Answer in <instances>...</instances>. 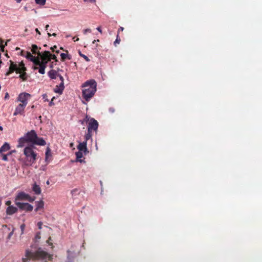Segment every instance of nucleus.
Listing matches in <instances>:
<instances>
[{
  "instance_id": "nucleus-1",
  "label": "nucleus",
  "mask_w": 262,
  "mask_h": 262,
  "mask_svg": "<svg viewBox=\"0 0 262 262\" xmlns=\"http://www.w3.org/2000/svg\"><path fill=\"white\" fill-rule=\"evenodd\" d=\"M52 256L49 254L47 252L42 250L40 248L33 253L29 250L26 251L25 257L23 258V262H29L28 260H39L42 262H47L48 260H51Z\"/></svg>"
},
{
  "instance_id": "nucleus-2",
  "label": "nucleus",
  "mask_w": 262,
  "mask_h": 262,
  "mask_svg": "<svg viewBox=\"0 0 262 262\" xmlns=\"http://www.w3.org/2000/svg\"><path fill=\"white\" fill-rule=\"evenodd\" d=\"M38 57L35 66L33 67L34 70H38V72L41 74L45 73V69L48 61H51L50 52L48 51H44L42 53L40 52L37 53Z\"/></svg>"
},
{
  "instance_id": "nucleus-3",
  "label": "nucleus",
  "mask_w": 262,
  "mask_h": 262,
  "mask_svg": "<svg viewBox=\"0 0 262 262\" xmlns=\"http://www.w3.org/2000/svg\"><path fill=\"white\" fill-rule=\"evenodd\" d=\"M82 95L87 102L94 96L96 92L97 83L95 80L91 79L85 82L82 85Z\"/></svg>"
},
{
  "instance_id": "nucleus-4",
  "label": "nucleus",
  "mask_w": 262,
  "mask_h": 262,
  "mask_svg": "<svg viewBox=\"0 0 262 262\" xmlns=\"http://www.w3.org/2000/svg\"><path fill=\"white\" fill-rule=\"evenodd\" d=\"M28 143H31L32 145H38L40 146L45 145L46 144V141L42 138H38L35 131L31 130L27 132L25 135Z\"/></svg>"
},
{
  "instance_id": "nucleus-5",
  "label": "nucleus",
  "mask_w": 262,
  "mask_h": 262,
  "mask_svg": "<svg viewBox=\"0 0 262 262\" xmlns=\"http://www.w3.org/2000/svg\"><path fill=\"white\" fill-rule=\"evenodd\" d=\"M24 154L30 165L35 162L36 154L33 151L32 146L26 147L24 149Z\"/></svg>"
},
{
  "instance_id": "nucleus-6",
  "label": "nucleus",
  "mask_w": 262,
  "mask_h": 262,
  "mask_svg": "<svg viewBox=\"0 0 262 262\" xmlns=\"http://www.w3.org/2000/svg\"><path fill=\"white\" fill-rule=\"evenodd\" d=\"M98 127V123L97 120L94 118H91L89 122L88 130L89 132H92V130L96 131Z\"/></svg>"
},
{
  "instance_id": "nucleus-7",
  "label": "nucleus",
  "mask_w": 262,
  "mask_h": 262,
  "mask_svg": "<svg viewBox=\"0 0 262 262\" xmlns=\"http://www.w3.org/2000/svg\"><path fill=\"white\" fill-rule=\"evenodd\" d=\"M15 204L19 209L27 211H31L33 208V206L28 203L16 202Z\"/></svg>"
},
{
  "instance_id": "nucleus-8",
  "label": "nucleus",
  "mask_w": 262,
  "mask_h": 262,
  "mask_svg": "<svg viewBox=\"0 0 262 262\" xmlns=\"http://www.w3.org/2000/svg\"><path fill=\"white\" fill-rule=\"evenodd\" d=\"M31 95L27 93H23L19 95L17 100L21 102V104L27 105L28 103V100Z\"/></svg>"
},
{
  "instance_id": "nucleus-9",
  "label": "nucleus",
  "mask_w": 262,
  "mask_h": 262,
  "mask_svg": "<svg viewBox=\"0 0 262 262\" xmlns=\"http://www.w3.org/2000/svg\"><path fill=\"white\" fill-rule=\"evenodd\" d=\"M11 64L10 66L9 71L6 73V76H8L10 74L15 71L17 73L20 72V70L18 69V65L14 63L12 61H10Z\"/></svg>"
},
{
  "instance_id": "nucleus-10",
  "label": "nucleus",
  "mask_w": 262,
  "mask_h": 262,
  "mask_svg": "<svg viewBox=\"0 0 262 262\" xmlns=\"http://www.w3.org/2000/svg\"><path fill=\"white\" fill-rule=\"evenodd\" d=\"M87 143L86 141H83V142H80L77 146V149L78 151H80L81 152H83L85 155H86L89 151L88 150V148L86 147Z\"/></svg>"
},
{
  "instance_id": "nucleus-11",
  "label": "nucleus",
  "mask_w": 262,
  "mask_h": 262,
  "mask_svg": "<svg viewBox=\"0 0 262 262\" xmlns=\"http://www.w3.org/2000/svg\"><path fill=\"white\" fill-rule=\"evenodd\" d=\"M26 105L19 104L15 108V112L13 114L14 116H16L18 114H23L24 112V109Z\"/></svg>"
},
{
  "instance_id": "nucleus-12",
  "label": "nucleus",
  "mask_w": 262,
  "mask_h": 262,
  "mask_svg": "<svg viewBox=\"0 0 262 262\" xmlns=\"http://www.w3.org/2000/svg\"><path fill=\"white\" fill-rule=\"evenodd\" d=\"M25 53V57L33 62V64L35 66L38 57L33 56L30 52L28 51L26 52Z\"/></svg>"
},
{
  "instance_id": "nucleus-13",
  "label": "nucleus",
  "mask_w": 262,
  "mask_h": 262,
  "mask_svg": "<svg viewBox=\"0 0 262 262\" xmlns=\"http://www.w3.org/2000/svg\"><path fill=\"white\" fill-rule=\"evenodd\" d=\"M29 196V194L25 193L24 192H19L16 197V200H27V197Z\"/></svg>"
},
{
  "instance_id": "nucleus-14",
  "label": "nucleus",
  "mask_w": 262,
  "mask_h": 262,
  "mask_svg": "<svg viewBox=\"0 0 262 262\" xmlns=\"http://www.w3.org/2000/svg\"><path fill=\"white\" fill-rule=\"evenodd\" d=\"M17 211V208L13 206H10L6 209V213L8 215H12Z\"/></svg>"
},
{
  "instance_id": "nucleus-15",
  "label": "nucleus",
  "mask_w": 262,
  "mask_h": 262,
  "mask_svg": "<svg viewBox=\"0 0 262 262\" xmlns=\"http://www.w3.org/2000/svg\"><path fill=\"white\" fill-rule=\"evenodd\" d=\"M32 190L36 194H40L41 193V188L38 185L35 183L32 186Z\"/></svg>"
},
{
  "instance_id": "nucleus-16",
  "label": "nucleus",
  "mask_w": 262,
  "mask_h": 262,
  "mask_svg": "<svg viewBox=\"0 0 262 262\" xmlns=\"http://www.w3.org/2000/svg\"><path fill=\"white\" fill-rule=\"evenodd\" d=\"M59 85L60 86V89L55 88L54 92L61 95L62 94L63 91L64 89V82H61Z\"/></svg>"
},
{
  "instance_id": "nucleus-17",
  "label": "nucleus",
  "mask_w": 262,
  "mask_h": 262,
  "mask_svg": "<svg viewBox=\"0 0 262 262\" xmlns=\"http://www.w3.org/2000/svg\"><path fill=\"white\" fill-rule=\"evenodd\" d=\"M10 146L9 143L5 142L0 148V154H3V152H5L9 150Z\"/></svg>"
},
{
  "instance_id": "nucleus-18",
  "label": "nucleus",
  "mask_w": 262,
  "mask_h": 262,
  "mask_svg": "<svg viewBox=\"0 0 262 262\" xmlns=\"http://www.w3.org/2000/svg\"><path fill=\"white\" fill-rule=\"evenodd\" d=\"M49 77L51 79H55L56 78V77L58 76V74H57V72L54 70H50L48 73Z\"/></svg>"
},
{
  "instance_id": "nucleus-19",
  "label": "nucleus",
  "mask_w": 262,
  "mask_h": 262,
  "mask_svg": "<svg viewBox=\"0 0 262 262\" xmlns=\"http://www.w3.org/2000/svg\"><path fill=\"white\" fill-rule=\"evenodd\" d=\"M18 142L17 147H23L25 146L26 143H28L24 136L20 138Z\"/></svg>"
},
{
  "instance_id": "nucleus-20",
  "label": "nucleus",
  "mask_w": 262,
  "mask_h": 262,
  "mask_svg": "<svg viewBox=\"0 0 262 262\" xmlns=\"http://www.w3.org/2000/svg\"><path fill=\"white\" fill-rule=\"evenodd\" d=\"M75 155L76 157V161L79 162L80 163L84 162L83 160L80 159L83 156L82 152L80 151H77L76 152Z\"/></svg>"
},
{
  "instance_id": "nucleus-21",
  "label": "nucleus",
  "mask_w": 262,
  "mask_h": 262,
  "mask_svg": "<svg viewBox=\"0 0 262 262\" xmlns=\"http://www.w3.org/2000/svg\"><path fill=\"white\" fill-rule=\"evenodd\" d=\"M18 69L20 70V73L26 70V69L25 67V64L23 63V62H21L19 63V64L18 65Z\"/></svg>"
},
{
  "instance_id": "nucleus-22",
  "label": "nucleus",
  "mask_w": 262,
  "mask_h": 262,
  "mask_svg": "<svg viewBox=\"0 0 262 262\" xmlns=\"http://www.w3.org/2000/svg\"><path fill=\"white\" fill-rule=\"evenodd\" d=\"M60 56L62 61H64L67 58L68 59H71V56L63 53H61Z\"/></svg>"
},
{
  "instance_id": "nucleus-23",
  "label": "nucleus",
  "mask_w": 262,
  "mask_h": 262,
  "mask_svg": "<svg viewBox=\"0 0 262 262\" xmlns=\"http://www.w3.org/2000/svg\"><path fill=\"white\" fill-rule=\"evenodd\" d=\"M36 206L39 209L42 208L44 206V203L42 201H39L36 202Z\"/></svg>"
},
{
  "instance_id": "nucleus-24",
  "label": "nucleus",
  "mask_w": 262,
  "mask_h": 262,
  "mask_svg": "<svg viewBox=\"0 0 262 262\" xmlns=\"http://www.w3.org/2000/svg\"><path fill=\"white\" fill-rule=\"evenodd\" d=\"M35 3L37 5L43 6L45 5L46 0H35Z\"/></svg>"
},
{
  "instance_id": "nucleus-25",
  "label": "nucleus",
  "mask_w": 262,
  "mask_h": 262,
  "mask_svg": "<svg viewBox=\"0 0 262 262\" xmlns=\"http://www.w3.org/2000/svg\"><path fill=\"white\" fill-rule=\"evenodd\" d=\"M38 49L37 46L36 45H33L32 46V50L31 51L33 52V54H37V53L39 52H37V50Z\"/></svg>"
},
{
  "instance_id": "nucleus-26",
  "label": "nucleus",
  "mask_w": 262,
  "mask_h": 262,
  "mask_svg": "<svg viewBox=\"0 0 262 262\" xmlns=\"http://www.w3.org/2000/svg\"><path fill=\"white\" fill-rule=\"evenodd\" d=\"M92 132H89L88 131L87 133L85 135V141L87 143V141L89 140L92 137Z\"/></svg>"
},
{
  "instance_id": "nucleus-27",
  "label": "nucleus",
  "mask_w": 262,
  "mask_h": 262,
  "mask_svg": "<svg viewBox=\"0 0 262 262\" xmlns=\"http://www.w3.org/2000/svg\"><path fill=\"white\" fill-rule=\"evenodd\" d=\"M2 157V159L4 160V161H8V155H10L11 154V152H9L8 155H5V154H0Z\"/></svg>"
},
{
  "instance_id": "nucleus-28",
  "label": "nucleus",
  "mask_w": 262,
  "mask_h": 262,
  "mask_svg": "<svg viewBox=\"0 0 262 262\" xmlns=\"http://www.w3.org/2000/svg\"><path fill=\"white\" fill-rule=\"evenodd\" d=\"M49 156H51V150L48 147L46 151V161L47 160Z\"/></svg>"
},
{
  "instance_id": "nucleus-29",
  "label": "nucleus",
  "mask_w": 262,
  "mask_h": 262,
  "mask_svg": "<svg viewBox=\"0 0 262 262\" xmlns=\"http://www.w3.org/2000/svg\"><path fill=\"white\" fill-rule=\"evenodd\" d=\"M79 55L81 56V57H82L86 61H90V59L88 58V57H87L86 55H84V54H82L81 52H79Z\"/></svg>"
},
{
  "instance_id": "nucleus-30",
  "label": "nucleus",
  "mask_w": 262,
  "mask_h": 262,
  "mask_svg": "<svg viewBox=\"0 0 262 262\" xmlns=\"http://www.w3.org/2000/svg\"><path fill=\"white\" fill-rule=\"evenodd\" d=\"M35 197H31L29 195V196L27 197V200L29 201L30 202H32L35 200Z\"/></svg>"
},
{
  "instance_id": "nucleus-31",
  "label": "nucleus",
  "mask_w": 262,
  "mask_h": 262,
  "mask_svg": "<svg viewBox=\"0 0 262 262\" xmlns=\"http://www.w3.org/2000/svg\"><path fill=\"white\" fill-rule=\"evenodd\" d=\"M120 41H121L120 39L119 38L118 34L117 36V38L116 39L115 41L114 42V45L116 46L117 43L119 44L120 43Z\"/></svg>"
},
{
  "instance_id": "nucleus-32",
  "label": "nucleus",
  "mask_w": 262,
  "mask_h": 262,
  "mask_svg": "<svg viewBox=\"0 0 262 262\" xmlns=\"http://www.w3.org/2000/svg\"><path fill=\"white\" fill-rule=\"evenodd\" d=\"M20 229H21V234H23L24 233V231L25 228V225L24 224H23L20 225Z\"/></svg>"
},
{
  "instance_id": "nucleus-33",
  "label": "nucleus",
  "mask_w": 262,
  "mask_h": 262,
  "mask_svg": "<svg viewBox=\"0 0 262 262\" xmlns=\"http://www.w3.org/2000/svg\"><path fill=\"white\" fill-rule=\"evenodd\" d=\"M42 98L44 99L45 101H48L49 100L48 99V96L46 94H44L42 95Z\"/></svg>"
},
{
  "instance_id": "nucleus-34",
  "label": "nucleus",
  "mask_w": 262,
  "mask_h": 262,
  "mask_svg": "<svg viewBox=\"0 0 262 262\" xmlns=\"http://www.w3.org/2000/svg\"><path fill=\"white\" fill-rule=\"evenodd\" d=\"M14 228L13 229L12 231L8 234V239H10L14 232Z\"/></svg>"
},
{
  "instance_id": "nucleus-35",
  "label": "nucleus",
  "mask_w": 262,
  "mask_h": 262,
  "mask_svg": "<svg viewBox=\"0 0 262 262\" xmlns=\"http://www.w3.org/2000/svg\"><path fill=\"white\" fill-rule=\"evenodd\" d=\"M91 32V30L90 29H86L83 30V33L84 34H86L87 33H90Z\"/></svg>"
},
{
  "instance_id": "nucleus-36",
  "label": "nucleus",
  "mask_w": 262,
  "mask_h": 262,
  "mask_svg": "<svg viewBox=\"0 0 262 262\" xmlns=\"http://www.w3.org/2000/svg\"><path fill=\"white\" fill-rule=\"evenodd\" d=\"M90 119L91 118L88 115H86L83 120L87 123L89 121H90Z\"/></svg>"
},
{
  "instance_id": "nucleus-37",
  "label": "nucleus",
  "mask_w": 262,
  "mask_h": 262,
  "mask_svg": "<svg viewBox=\"0 0 262 262\" xmlns=\"http://www.w3.org/2000/svg\"><path fill=\"white\" fill-rule=\"evenodd\" d=\"M50 55H51V59H55L56 61H57V59H56V56H55V55L51 54L50 53Z\"/></svg>"
},
{
  "instance_id": "nucleus-38",
  "label": "nucleus",
  "mask_w": 262,
  "mask_h": 262,
  "mask_svg": "<svg viewBox=\"0 0 262 262\" xmlns=\"http://www.w3.org/2000/svg\"><path fill=\"white\" fill-rule=\"evenodd\" d=\"M84 2L86 3H95L96 0H83Z\"/></svg>"
},
{
  "instance_id": "nucleus-39",
  "label": "nucleus",
  "mask_w": 262,
  "mask_h": 262,
  "mask_svg": "<svg viewBox=\"0 0 262 262\" xmlns=\"http://www.w3.org/2000/svg\"><path fill=\"white\" fill-rule=\"evenodd\" d=\"M54 98H55V97H53L52 98V99H51V100L50 101V102H49V105H50V106H52V105H54V103L53 102V100H54Z\"/></svg>"
},
{
  "instance_id": "nucleus-40",
  "label": "nucleus",
  "mask_w": 262,
  "mask_h": 262,
  "mask_svg": "<svg viewBox=\"0 0 262 262\" xmlns=\"http://www.w3.org/2000/svg\"><path fill=\"white\" fill-rule=\"evenodd\" d=\"M57 76L59 77L60 80H61V82H64V78L61 75L58 74Z\"/></svg>"
},
{
  "instance_id": "nucleus-41",
  "label": "nucleus",
  "mask_w": 262,
  "mask_h": 262,
  "mask_svg": "<svg viewBox=\"0 0 262 262\" xmlns=\"http://www.w3.org/2000/svg\"><path fill=\"white\" fill-rule=\"evenodd\" d=\"M26 75V73L24 72V73H22L20 75H19V77L23 79L24 80H25V78H24V76Z\"/></svg>"
},
{
  "instance_id": "nucleus-42",
  "label": "nucleus",
  "mask_w": 262,
  "mask_h": 262,
  "mask_svg": "<svg viewBox=\"0 0 262 262\" xmlns=\"http://www.w3.org/2000/svg\"><path fill=\"white\" fill-rule=\"evenodd\" d=\"M42 222H38V223H37V226H38V228H39V229H41V226H42Z\"/></svg>"
},
{
  "instance_id": "nucleus-43",
  "label": "nucleus",
  "mask_w": 262,
  "mask_h": 262,
  "mask_svg": "<svg viewBox=\"0 0 262 262\" xmlns=\"http://www.w3.org/2000/svg\"><path fill=\"white\" fill-rule=\"evenodd\" d=\"M109 112L111 113H113L115 112V109L113 107H111L109 108Z\"/></svg>"
},
{
  "instance_id": "nucleus-44",
  "label": "nucleus",
  "mask_w": 262,
  "mask_h": 262,
  "mask_svg": "<svg viewBox=\"0 0 262 262\" xmlns=\"http://www.w3.org/2000/svg\"><path fill=\"white\" fill-rule=\"evenodd\" d=\"M79 122L82 124V125H84L85 123H86V122H85V121L83 119V120H80L79 121Z\"/></svg>"
},
{
  "instance_id": "nucleus-45",
  "label": "nucleus",
  "mask_w": 262,
  "mask_h": 262,
  "mask_svg": "<svg viewBox=\"0 0 262 262\" xmlns=\"http://www.w3.org/2000/svg\"><path fill=\"white\" fill-rule=\"evenodd\" d=\"M123 30H124V28H123V27H120L119 28L118 30V34L119 33V31H123Z\"/></svg>"
},
{
  "instance_id": "nucleus-46",
  "label": "nucleus",
  "mask_w": 262,
  "mask_h": 262,
  "mask_svg": "<svg viewBox=\"0 0 262 262\" xmlns=\"http://www.w3.org/2000/svg\"><path fill=\"white\" fill-rule=\"evenodd\" d=\"M9 97V94L8 93H6L5 94V99H8Z\"/></svg>"
},
{
  "instance_id": "nucleus-47",
  "label": "nucleus",
  "mask_w": 262,
  "mask_h": 262,
  "mask_svg": "<svg viewBox=\"0 0 262 262\" xmlns=\"http://www.w3.org/2000/svg\"><path fill=\"white\" fill-rule=\"evenodd\" d=\"M97 30L100 32V33H102V30L101 29V27H98L97 28Z\"/></svg>"
},
{
  "instance_id": "nucleus-48",
  "label": "nucleus",
  "mask_w": 262,
  "mask_h": 262,
  "mask_svg": "<svg viewBox=\"0 0 262 262\" xmlns=\"http://www.w3.org/2000/svg\"><path fill=\"white\" fill-rule=\"evenodd\" d=\"M73 39L74 40V41H77L79 40V38L76 37H74L73 38Z\"/></svg>"
},
{
  "instance_id": "nucleus-49",
  "label": "nucleus",
  "mask_w": 262,
  "mask_h": 262,
  "mask_svg": "<svg viewBox=\"0 0 262 262\" xmlns=\"http://www.w3.org/2000/svg\"><path fill=\"white\" fill-rule=\"evenodd\" d=\"M77 191V189H74V190H72L71 191V193H72V195H73V194H74V193L75 192H76Z\"/></svg>"
},
{
  "instance_id": "nucleus-50",
  "label": "nucleus",
  "mask_w": 262,
  "mask_h": 262,
  "mask_svg": "<svg viewBox=\"0 0 262 262\" xmlns=\"http://www.w3.org/2000/svg\"><path fill=\"white\" fill-rule=\"evenodd\" d=\"M26 52H24L23 51H22L21 52V55L23 56H25V54H26Z\"/></svg>"
},
{
  "instance_id": "nucleus-51",
  "label": "nucleus",
  "mask_w": 262,
  "mask_h": 262,
  "mask_svg": "<svg viewBox=\"0 0 262 262\" xmlns=\"http://www.w3.org/2000/svg\"><path fill=\"white\" fill-rule=\"evenodd\" d=\"M35 31H36V32L37 34H38L39 35H40V31H39V30H38L37 28H36V29H35Z\"/></svg>"
},
{
  "instance_id": "nucleus-52",
  "label": "nucleus",
  "mask_w": 262,
  "mask_h": 262,
  "mask_svg": "<svg viewBox=\"0 0 262 262\" xmlns=\"http://www.w3.org/2000/svg\"><path fill=\"white\" fill-rule=\"evenodd\" d=\"M57 48L56 46H53V47H51V49L52 50V51H54L55 49H56Z\"/></svg>"
},
{
  "instance_id": "nucleus-53",
  "label": "nucleus",
  "mask_w": 262,
  "mask_h": 262,
  "mask_svg": "<svg viewBox=\"0 0 262 262\" xmlns=\"http://www.w3.org/2000/svg\"><path fill=\"white\" fill-rule=\"evenodd\" d=\"M11 203V201H8L7 202H6V205H10Z\"/></svg>"
},
{
  "instance_id": "nucleus-54",
  "label": "nucleus",
  "mask_w": 262,
  "mask_h": 262,
  "mask_svg": "<svg viewBox=\"0 0 262 262\" xmlns=\"http://www.w3.org/2000/svg\"><path fill=\"white\" fill-rule=\"evenodd\" d=\"M49 27V25H47L46 26V30H47L48 29Z\"/></svg>"
},
{
  "instance_id": "nucleus-55",
  "label": "nucleus",
  "mask_w": 262,
  "mask_h": 262,
  "mask_svg": "<svg viewBox=\"0 0 262 262\" xmlns=\"http://www.w3.org/2000/svg\"><path fill=\"white\" fill-rule=\"evenodd\" d=\"M39 209V208H38V207L36 206V208H35V211L36 212V211H37Z\"/></svg>"
},
{
  "instance_id": "nucleus-56",
  "label": "nucleus",
  "mask_w": 262,
  "mask_h": 262,
  "mask_svg": "<svg viewBox=\"0 0 262 262\" xmlns=\"http://www.w3.org/2000/svg\"><path fill=\"white\" fill-rule=\"evenodd\" d=\"M96 41H99V39H97V40H94L93 41V43H94L95 42H96Z\"/></svg>"
},
{
  "instance_id": "nucleus-57",
  "label": "nucleus",
  "mask_w": 262,
  "mask_h": 262,
  "mask_svg": "<svg viewBox=\"0 0 262 262\" xmlns=\"http://www.w3.org/2000/svg\"><path fill=\"white\" fill-rule=\"evenodd\" d=\"M15 1L17 3H19L21 2V0H15Z\"/></svg>"
},
{
  "instance_id": "nucleus-58",
  "label": "nucleus",
  "mask_w": 262,
  "mask_h": 262,
  "mask_svg": "<svg viewBox=\"0 0 262 262\" xmlns=\"http://www.w3.org/2000/svg\"><path fill=\"white\" fill-rule=\"evenodd\" d=\"M52 36H56V34L54 33H53V34H52Z\"/></svg>"
},
{
  "instance_id": "nucleus-59",
  "label": "nucleus",
  "mask_w": 262,
  "mask_h": 262,
  "mask_svg": "<svg viewBox=\"0 0 262 262\" xmlns=\"http://www.w3.org/2000/svg\"><path fill=\"white\" fill-rule=\"evenodd\" d=\"M0 130H3V128L2 126H0Z\"/></svg>"
},
{
  "instance_id": "nucleus-60",
  "label": "nucleus",
  "mask_w": 262,
  "mask_h": 262,
  "mask_svg": "<svg viewBox=\"0 0 262 262\" xmlns=\"http://www.w3.org/2000/svg\"><path fill=\"white\" fill-rule=\"evenodd\" d=\"M57 88V89H60V86L59 85H56V88Z\"/></svg>"
},
{
  "instance_id": "nucleus-61",
  "label": "nucleus",
  "mask_w": 262,
  "mask_h": 262,
  "mask_svg": "<svg viewBox=\"0 0 262 262\" xmlns=\"http://www.w3.org/2000/svg\"><path fill=\"white\" fill-rule=\"evenodd\" d=\"M46 183H47V185H49V184H50V182H49V181H48H48H47Z\"/></svg>"
},
{
  "instance_id": "nucleus-62",
  "label": "nucleus",
  "mask_w": 262,
  "mask_h": 262,
  "mask_svg": "<svg viewBox=\"0 0 262 262\" xmlns=\"http://www.w3.org/2000/svg\"><path fill=\"white\" fill-rule=\"evenodd\" d=\"M48 36H52V34H50V33H48Z\"/></svg>"
},
{
  "instance_id": "nucleus-63",
  "label": "nucleus",
  "mask_w": 262,
  "mask_h": 262,
  "mask_svg": "<svg viewBox=\"0 0 262 262\" xmlns=\"http://www.w3.org/2000/svg\"><path fill=\"white\" fill-rule=\"evenodd\" d=\"M4 46H3V45H1V48H2V50H4Z\"/></svg>"
},
{
  "instance_id": "nucleus-64",
  "label": "nucleus",
  "mask_w": 262,
  "mask_h": 262,
  "mask_svg": "<svg viewBox=\"0 0 262 262\" xmlns=\"http://www.w3.org/2000/svg\"><path fill=\"white\" fill-rule=\"evenodd\" d=\"M50 239H51V237H49V239H48V240L47 241V242L48 243H49V240H50Z\"/></svg>"
}]
</instances>
